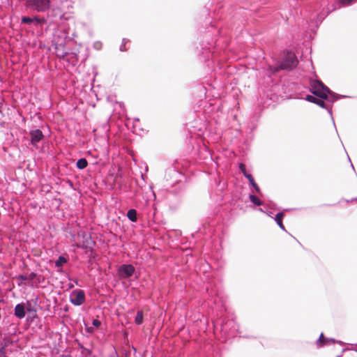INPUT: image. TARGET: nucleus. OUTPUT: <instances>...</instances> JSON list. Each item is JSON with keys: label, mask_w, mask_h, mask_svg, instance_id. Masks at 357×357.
I'll return each mask as SVG.
<instances>
[{"label": "nucleus", "mask_w": 357, "mask_h": 357, "mask_svg": "<svg viewBox=\"0 0 357 357\" xmlns=\"http://www.w3.org/2000/svg\"><path fill=\"white\" fill-rule=\"evenodd\" d=\"M298 64V61L296 56L292 52H287L280 65L273 69V73H277L280 70H291L294 69Z\"/></svg>", "instance_id": "f257e3e1"}, {"label": "nucleus", "mask_w": 357, "mask_h": 357, "mask_svg": "<svg viewBox=\"0 0 357 357\" xmlns=\"http://www.w3.org/2000/svg\"><path fill=\"white\" fill-rule=\"evenodd\" d=\"M311 88L312 93L321 99H326L330 93L329 89L319 80L314 81Z\"/></svg>", "instance_id": "f03ea898"}, {"label": "nucleus", "mask_w": 357, "mask_h": 357, "mask_svg": "<svg viewBox=\"0 0 357 357\" xmlns=\"http://www.w3.org/2000/svg\"><path fill=\"white\" fill-rule=\"evenodd\" d=\"M50 0H29L27 5L33 7L38 12H45L50 8Z\"/></svg>", "instance_id": "7ed1b4c3"}, {"label": "nucleus", "mask_w": 357, "mask_h": 357, "mask_svg": "<svg viewBox=\"0 0 357 357\" xmlns=\"http://www.w3.org/2000/svg\"><path fill=\"white\" fill-rule=\"evenodd\" d=\"M70 301L75 305H81L85 301V294L83 290L76 289L70 294Z\"/></svg>", "instance_id": "20e7f679"}, {"label": "nucleus", "mask_w": 357, "mask_h": 357, "mask_svg": "<svg viewBox=\"0 0 357 357\" xmlns=\"http://www.w3.org/2000/svg\"><path fill=\"white\" fill-rule=\"evenodd\" d=\"M135 268L132 265H122L119 269V274L121 278H128L132 275Z\"/></svg>", "instance_id": "39448f33"}, {"label": "nucleus", "mask_w": 357, "mask_h": 357, "mask_svg": "<svg viewBox=\"0 0 357 357\" xmlns=\"http://www.w3.org/2000/svg\"><path fill=\"white\" fill-rule=\"evenodd\" d=\"M31 137V143L33 146H37V144L43 138V134L39 129L31 130L29 133Z\"/></svg>", "instance_id": "423d86ee"}, {"label": "nucleus", "mask_w": 357, "mask_h": 357, "mask_svg": "<svg viewBox=\"0 0 357 357\" xmlns=\"http://www.w3.org/2000/svg\"><path fill=\"white\" fill-rule=\"evenodd\" d=\"M25 307L24 304H17L15 307V315L20 319L25 317Z\"/></svg>", "instance_id": "0eeeda50"}, {"label": "nucleus", "mask_w": 357, "mask_h": 357, "mask_svg": "<svg viewBox=\"0 0 357 357\" xmlns=\"http://www.w3.org/2000/svg\"><path fill=\"white\" fill-rule=\"evenodd\" d=\"M306 100H308L309 102H314L323 108L325 107V102L321 99H318L312 96L307 95L306 97Z\"/></svg>", "instance_id": "6e6552de"}, {"label": "nucleus", "mask_w": 357, "mask_h": 357, "mask_svg": "<svg viewBox=\"0 0 357 357\" xmlns=\"http://www.w3.org/2000/svg\"><path fill=\"white\" fill-rule=\"evenodd\" d=\"M245 177L248 179L250 183L255 188L256 192L257 193L260 192V189L258 185L256 183L253 176L250 175H245Z\"/></svg>", "instance_id": "1a4fd4ad"}, {"label": "nucleus", "mask_w": 357, "mask_h": 357, "mask_svg": "<svg viewBox=\"0 0 357 357\" xmlns=\"http://www.w3.org/2000/svg\"><path fill=\"white\" fill-rule=\"evenodd\" d=\"M127 217L132 222L137 221V211L135 209H130L127 213Z\"/></svg>", "instance_id": "9d476101"}, {"label": "nucleus", "mask_w": 357, "mask_h": 357, "mask_svg": "<svg viewBox=\"0 0 357 357\" xmlns=\"http://www.w3.org/2000/svg\"><path fill=\"white\" fill-rule=\"evenodd\" d=\"M283 215H284L283 213H277L275 215V221L281 229H284V227L282 223Z\"/></svg>", "instance_id": "9b49d317"}, {"label": "nucleus", "mask_w": 357, "mask_h": 357, "mask_svg": "<svg viewBox=\"0 0 357 357\" xmlns=\"http://www.w3.org/2000/svg\"><path fill=\"white\" fill-rule=\"evenodd\" d=\"M88 165V162L85 158H81L77 160V167L80 169H83L86 168Z\"/></svg>", "instance_id": "f8f14e48"}, {"label": "nucleus", "mask_w": 357, "mask_h": 357, "mask_svg": "<svg viewBox=\"0 0 357 357\" xmlns=\"http://www.w3.org/2000/svg\"><path fill=\"white\" fill-rule=\"evenodd\" d=\"M143 317L144 314L142 311H138L135 319V323L137 325L142 324L143 323Z\"/></svg>", "instance_id": "ddd939ff"}, {"label": "nucleus", "mask_w": 357, "mask_h": 357, "mask_svg": "<svg viewBox=\"0 0 357 357\" xmlns=\"http://www.w3.org/2000/svg\"><path fill=\"white\" fill-rule=\"evenodd\" d=\"M250 199L252 203H254L257 206L262 205V202L255 195H250Z\"/></svg>", "instance_id": "4468645a"}, {"label": "nucleus", "mask_w": 357, "mask_h": 357, "mask_svg": "<svg viewBox=\"0 0 357 357\" xmlns=\"http://www.w3.org/2000/svg\"><path fill=\"white\" fill-rule=\"evenodd\" d=\"M66 262V259L64 257L60 256L58 259L55 261V265L57 267L61 266Z\"/></svg>", "instance_id": "2eb2a0df"}, {"label": "nucleus", "mask_w": 357, "mask_h": 357, "mask_svg": "<svg viewBox=\"0 0 357 357\" xmlns=\"http://www.w3.org/2000/svg\"><path fill=\"white\" fill-rule=\"evenodd\" d=\"M326 342V340L324 338V335L321 333L319 340H318V342H317V344L319 347H322L325 344Z\"/></svg>", "instance_id": "dca6fc26"}, {"label": "nucleus", "mask_w": 357, "mask_h": 357, "mask_svg": "<svg viewBox=\"0 0 357 357\" xmlns=\"http://www.w3.org/2000/svg\"><path fill=\"white\" fill-rule=\"evenodd\" d=\"M33 22H34V18H31L29 17H23L22 18V23L29 24V23Z\"/></svg>", "instance_id": "f3484780"}, {"label": "nucleus", "mask_w": 357, "mask_h": 357, "mask_svg": "<svg viewBox=\"0 0 357 357\" xmlns=\"http://www.w3.org/2000/svg\"><path fill=\"white\" fill-rule=\"evenodd\" d=\"M34 22H36L37 24H43L46 23V20L45 18H38L34 17Z\"/></svg>", "instance_id": "a211bd4d"}, {"label": "nucleus", "mask_w": 357, "mask_h": 357, "mask_svg": "<svg viewBox=\"0 0 357 357\" xmlns=\"http://www.w3.org/2000/svg\"><path fill=\"white\" fill-rule=\"evenodd\" d=\"M239 167L245 176V175H250V174L247 173L245 165L241 163Z\"/></svg>", "instance_id": "6ab92c4d"}, {"label": "nucleus", "mask_w": 357, "mask_h": 357, "mask_svg": "<svg viewBox=\"0 0 357 357\" xmlns=\"http://www.w3.org/2000/svg\"><path fill=\"white\" fill-rule=\"evenodd\" d=\"M92 324H93V326H94L95 327L98 328V327L100 326L101 323H100V321L99 320H98V319H94V320L93 321V322H92Z\"/></svg>", "instance_id": "aec40b11"}, {"label": "nucleus", "mask_w": 357, "mask_h": 357, "mask_svg": "<svg viewBox=\"0 0 357 357\" xmlns=\"http://www.w3.org/2000/svg\"><path fill=\"white\" fill-rule=\"evenodd\" d=\"M86 330H87V331H88L89 333H93V331H94V329H93V327H88V328H86Z\"/></svg>", "instance_id": "412c9836"}, {"label": "nucleus", "mask_w": 357, "mask_h": 357, "mask_svg": "<svg viewBox=\"0 0 357 357\" xmlns=\"http://www.w3.org/2000/svg\"><path fill=\"white\" fill-rule=\"evenodd\" d=\"M20 279L22 280H26L28 279V278L26 276H24V275H20L19 277Z\"/></svg>", "instance_id": "4be33fe9"}, {"label": "nucleus", "mask_w": 357, "mask_h": 357, "mask_svg": "<svg viewBox=\"0 0 357 357\" xmlns=\"http://www.w3.org/2000/svg\"><path fill=\"white\" fill-rule=\"evenodd\" d=\"M36 275L34 273H31L30 275H29V280H33L34 278H35Z\"/></svg>", "instance_id": "5701e85b"}]
</instances>
